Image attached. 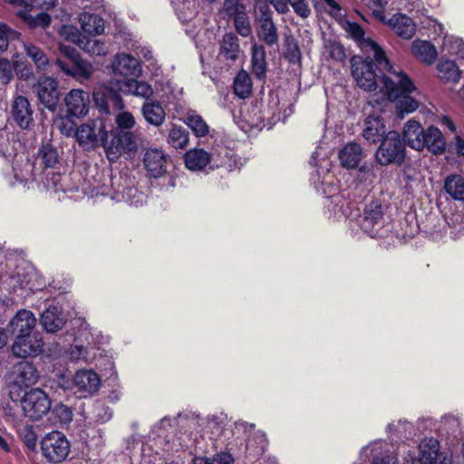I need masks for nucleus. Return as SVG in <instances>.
I'll list each match as a JSON object with an SVG mask.
<instances>
[{"label":"nucleus","mask_w":464,"mask_h":464,"mask_svg":"<svg viewBox=\"0 0 464 464\" xmlns=\"http://www.w3.org/2000/svg\"><path fill=\"white\" fill-rule=\"evenodd\" d=\"M114 121L116 128L109 131L110 140H105V155L110 162L117 161L123 153L135 152L141 140L133 130L136 120L131 112L120 111Z\"/></svg>","instance_id":"f257e3e1"},{"label":"nucleus","mask_w":464,"mask_h":464,"mask_svg":"<svg viewBox=\"0 0 464 464\" xmlns=\"http://www.w3.org/2000/svg\"><path fill=\"white\" fill-rule=\"evenodd\" d=\"M402 135L407 145L415 150L426 149L433 155L439 156L446 150V140L441 130L433 125L423 128L413 119L409 120L403 126Z\"/></svg>","instance_id":"f03ea898"},{"label":"nucleus","mask_w":464,"mask_h":464,"mask_svg":"<svg viewBox=\"0 0 464 464\" xmlns=\"http://www.w3.org/2000/svg\"><path fill=\"white\" fill-rule=\"evenodd\" d=\"M398 81L395 82L388 76H383V88L391 100L396 101V111L398 116L415 111L419 107L417 100L410 96L416 86L411 79L403 71L397 73Z\"/></svg>","instance_id":"7ed1b4c3"},{"label":"nucleus","mask_w":464,"mask_h":464,"mask_svg":"<svg viewBox=\"0 0 464 464\" xmlns=\"http://www.w3.org/2000/svg\"><path fill=\"white\" fill-rule=\"evenodd\" d=\"M406 146L404 137L396 130H390L379 144L374 160L377 164L386 167L395 165L401 167L406 160Z\"/></svg>","instance_id":"20e7f679"},{"label":"nucleus","mask_w":464,"mask_h":464,"mask_svg":"<svg viewBox=\"0 0 464 464\" xmlns=\"http://www.w3.org/2000/svg\"><path fill=\"white\" fill-rule=\"evenodd\" d=\"M205 172L207 169H221V177L223 172H231L240 169L246 162V158L238 156L234 147H226L220 144L212 145V150L208 152L205 150Z\"/></svg>","instance_id":"39448f33"},{"label":"nucleus","mask_w":464,"mask_h":464,"mask_svg":"<svg viewBox=\"0 0 464 464\" xmlns=\"http://www.w3.org/2000/svg\"><path fill=\"white\" fill-rule=\"evenodd\" d=\"M75 137L85 150H93L100 146L105 150V140H110L109 131L102 119L91 120L79 126Z\"/></svg>","instance_id":"423d86ee"},{"label":"nucleus","mask_w":464,"mask_h":464,"mask_svg":"<svg viewBox=\"0 0 464 464\" xmlns=\"http://www.w3.org/2000/svg\"><path fill=\"white\" fill-rule=\"evenodd\" d=\"M352 75L357 84L365 91L372 92L378 87L377 80L380 78L383 83L382 71L377 72V64L370 57L353 56L351 60Z\"/></svg>","instance_id":"0eeeda50"},{"label":"nucleus","mask_w":464,"mask_h":464,"mask_svg":"<svg viewBox=\"0 0 464 464\" xmlns=\"http://www.w3.org/2000/svg\"><path fill=\"white\" fill-rule=\"evenodd\" d=\"M25 417L38 420L47 414L52 406L48 394L40 388H33L25 392L19 400Z\"/></svg>","instance_id":"6e6552de"},{"label":"nucleus","mask_w":464,"mask_h":464,"mask_svg":"<svg viewBox=\"0 0 464 464\" xmlns=\"http://www.w3.org/2000/svg\"><path fill=\"white\" fill-rule=\"evenodd\" d=\"M71 444L66 436L57 430L45 434L41 440V451L47 461L60 463L69 455Z\"/></svg>","instance_id":"1a4fd4ad"},{"label":"nucleus","mask_w":464,"mask_h":464,"mask_svg":"<svg viewBox=\"0 0 464 464\" xmlns=\"http://www.w3.org/2000/svg\"><path fill=\"white\" fill-rule=\"evenodd\" d=\"M39 102L47 110L54 111L60 101V91L58 82L50 76H40L34 86Z\"/></svg>","instance_id":"9d476101"},{"label":"nucleus","mask_w":464,"mask_h":464,"mask_svg":"<svg viewBox=\"0 0 464 464\" xmlns=\"http://www.w3.org/2000/svg\"><path fill=\"white\" fill-rule=\"evenodd\" d=\"M359 223L362 230L371 237H376L379 229L383 227L384 223V212L382 202L376 199L366 204Z\"/></svg>","instance_id":"9b49d317"},{"label":"nucleus","mask_w":464,"mask_h":464,"mask_svg":"<svg viewBox=\"0 0 464 464\" xmlns=\"http://www.w3.org/2000/svg\"><path fill=\"white\" fill-rule=\"evenodd\" d=\"M39 372L35 366L27 361H23L16 365V379L10 386L9 396L13 401H17L20 398V386H31L37 382Z\"/></svg>","instance_id":"f8f14e48"},{"label":"nucleus","mask_w":464,"mask_h":464,"mask_svg":"<svg viewBox=\"0 0 464 464\" xmlns=\"http://www.w3.org/2000/svg\"><path fill=\"white\" fill-rule=\"evenodd\" d=\"M227 416L220 412L208 417L205 423V433L208 434V439L212 441V447L215 450L226 449V440L228 439L227 435L230 433L226 429Z\"/></svg>","instance_id":"ddd939ff"},{"label":"nucleus","mask_w":464,"mask_h":464,"mask_svg":"<svg viewBox=\"0 0 464 464\" xmlns=\"http://www.w3.org/2000/svg\"><path fill=\"white\" fill-rule=\"evenodd\" d=\"M36 326V318L34 314L26 309L17 311L15 315L10 320L6 326L8 335L14 339L26 337V335L34 334Z\"/></svg>","instance_id":"4468645a"},{"label":"nucleus","mask_w":464,"mask_h":464,"mask_svg":"<svg viewBox=\"0 0 464 464\" xmlns=\"http://www.w3.org/2000/svg\"><path fill=\"white\" fill-rule=\"evenodd\" d=\"M44 351V341L39 333H34L14 339L12 344V353L17 358L37 356Z\"/></svg>","instance_id":"2eb2a0df"},{"label":"nucleus","mask_w":464,"mask_h":464,"mask_svg":"<svg viewBox=\"0 0 464 464\" xmlns=\"http://www.w3.org/2000/svg\"><path fill=\"white\" fill-rule=\"evenodd\" d=\"M99 387L100 378L91 370H80L73 376L72 389L80 398L92 395Z\"/></svg>","instance_id":"dca6fc26"},{"label":"nucleus","mask_w":464,"mask_h":464,"mask_svg":"<svg viewBox=\"0 0 464 464\" xmlns=\"http://www.w3.org/2000/svg\"><path fill=\"white\" fill-rule=\"evenodd\" d=\"M11 117L23 130H30L34 127V110L26 97L23 95L14 97L11 105Z\"/></svg>","instance_id":"f3484780"},{"label":"nucleus","mask_w":464,"mask_h":464,"mask_svg":"<svg viewBox=\"0 0 464 464\" xmlns=\"http://www.w3.org/2000/svg\"><path fill=\"white\" fill-rule=\"evenodd\" d=\"M57 66L69 76L73 77L80 82H83L91 79L94 72V68L92 63L82 59V57L76 58L72 63H68L63 59L56 60Z\"/></svg>","instance_id":"a211bd4d"},{"label":"nucleus","mask_w":464,"mask_h":464,"mask_svg":"<svg viewBox=\"0 0 464 464\" xmlns=\"http://www.w3.org/2000/svg\"><path fill=\"white\" fill-rule=\"evenodd\" d=\"M64 102L69 115L82 117L88 113L90 104L89 92L81 89H72L65 96Z\"/></svg>","instance_id":"6ab92c4d"},{"label":"nucleus","mask_w":464,"mask_h":464,"mask_svg":"<svg viewBox=\"0 0 464 464\" xmlns=\"http://www.w3.org/2000/svg\"><path fill=\"white\" fill-rule=\"evenodd\" d=\"M168 156L162 150L148 149L144 154L145 169L153 178L161 177L166 172Z\"/></svg>","instance_id":"aec40b11"},{"label":"nucleus","mask_w":464,"mask_h":464,"mask_svg":"<svg viewBox=\"0 0 464 464\" xmlns=\"http://www.w3.org/2000/svg\"><path fill=\"white\" fill-rule=\"evenodd\" d=\"M387 134L386 126L381 116L369 115L365 119L362 137L369 144L381 143Z\"/></svg>","instance_id":"412c9836"},{"label":"nucleus","mask_w":464,"mask_h":464,"mask_svg":"<svg viewBox=\"0 0 464 464\" xmlns=\"http://www.w3.org/2000/svg\"><path fill=\"white\" fill-rule=\"evenodd\" d=\"M114 72L123 76H139L141 68L139 61L126 53L118 54L112 63Z\"/></svg>","instance_id":"4be33fe9"},{"label":"nucleus","mask_w":464,"mask_h":464,"mask_svg":"<svg viewBox=\"0 0 464 464\" xmlns=\"http://www.w3.org/2000/svg\"><path fill=\"white\" fill-rule=\"evenodd\" d=\"M362 156V149L356 142L346 144L339 151L341 165L347 169H353L358 167Z\"/></svg>","instance_id":"5701e85b"},{"label":"nucleus","mask_w":464,"mask_h":464,"mask_svg":"<svg viewBox=\"0 0 464 464\" xmlns=\"http://www.w3.org/2000/svg\"><path fill=\"white\" fill-rule=\"evenodd\" d=\"M141 111L145 121L155 127L161 126L166 118L165 110L157 101L146 100Z\"/></svg>","instance_id":"b1692460"},{"label":"nucleus","mask_w":464,"mask_h":464,"mask_svg":"<svg viewBox=\"0 0 464 464\" xmlns=\"http://www.w3.org/2000/svg\"><path fill=\"white\" fill-rule=\"evenodd\" d=\"M60 161L57 149L50 142L43 143L38 149L35 164L43 169H53Z\"/></svg>","instance_id":"393cba45"},{"label":"nucleus","mask_w":464,"mask_h":464,"mask_svg":"<svg viewBox=\"0 0 464 464\" xmlns=\"http://www.w3.org/2000/svg\"><path fill=\"white\" fill-rule=\"evenodd\" d=\"M40 322L44 329L48 333H56L65 324L62 312L56 306L46 308L41 315Z\"/></svg>","instance_id":"a878e982"},{"label":"nucleus","mask_w":464,"mask_h":464,"mask_svg":"<svg viewBox=\"0 0 464 464\" xmlns=\"http://www.w3.org/2000/svg\"><path fill=\"white\" fill-rule=\"evenodd\" d=\"M362 50L365 52H373L372 61L374 62L375 64H377L379 72H381L382 68L383 70H386L389 72L397 75L398 72L392 71V65L391 64L389 59L387 58L384 50L373 39L367 37L365 44H362Z\"/></svg>","instance_id":"bb28decb"},{"label":"nucleus","mask_w":464,"mask_h":464,"mask_svg":"<svg viewBox=\"0 0 464 464\" xmlns=\"http://www.w3.org/2000/svg\"><path fill=\"white\" fill-rule=\"evenodd\" d=\"M252 72L256 77L262 80L266 77L267 63L266 50L263 45L254 44L251 53Z\"/></svg>","instance_id":"cd10ccee"},{"label":"nucleus","mask_w":464,"mask_h":464,"mask_svg":"<svg viewBox=\"0 0 464 464\" xmlns=\"http://www.w3.org/2000/svg\"><path fill=\"white\" fill-rule=\"evenodd\" d=\"M0 153L6 160L12 161L13 164H14L13 166L14 181L10 180V184L15 185L16 183H23V182L26 181L28 179L29 171H30V169H29L30 164L28 162V160L25 161L26 169L25 170L20 169L17 168V165L19 162L22 163L24 161L22 155H19L17 153H13L8 150L3 151L2 150H0Z\"/></svg>","instance_id":"c85d7f7f"},{"label":"nucleus","mask_w":464,"mask_h":464,"mask_svg":"<svg viewBox=\"0 0 464 464\" xmlns=\"http://www.w3.org/2000/svg\"><path fill=\"white\" fill-rule=\"evenodd\" d=\"M443 188L454 200L464 201V177L451 174L446 177Z\"/></svg>","instance_id":"c756f323"},{"label":"nucleus","mask_w":464,"mask_h":464,"mask_svg":"<svg viewBox=\"0 0 464 464\" xmlns=\"http://www.w3.org/2000/svg\"><path fill=\"white\" fill-rule=\"evenodd\" d=\"M121 91L124 93L133 94L135 96H140L149 98L153 91L147 82H140L135 79H128L124 81L120 87Z\"/></svg>","instance_id":"7c9ffc66"},{"label":"nucleus","mask_w":464,"mask_h":464,"mask_svg":"<svg viewBox=\"0 0 464 464\" xmlns=\"http://www.w3.org/2000/svg\"><path fill=\"white\" fill-rule=\"evenodd\" d=\"M392 26L397 34L403 39H411L416 31L412 19L401 14H399L398 16H394Z\"/></svg>","instance_id":"2f4dec72"},{"label":"nucleus","mask_w":464,"mask_h":464,"mask_svg":"<svg viewBox=\"0 0 464 464\" xmlns=\"http://www.w3.org/2000/svg\"><path fill=\"white\" fill-rule=\"evenodd\" d=\"M411 49L415 55L422 57L429 64L433 63L438 55L435 46L429 41L416 40Z\"/></svg>","instance_id":"473e14b6"},{"label":"nucleus","mask_w":464,"mask_h":464,"mask_svg":"<svg viewBox=\"0 0 464 464\" xmlns=\"http://www.w3.org/2000/svg\"><path fill=\"white\" fill-rule=\"evenodd\" d=\"M258 36L269 46H272L278 42L277 29L270 16H266L261 20Z\"/></svg>","instance_id":"72a5a7b5"},{"label":"nucleus","mask_w":464,"mask_h":464,"mask_svg":"<svg viewBox=\"0 0 464 464\" xmlns=\"http://www.w3.org/2000/svg\"><path fill=\"white\" fill-rule=\"evenodd\" d=\"M233 90L234 93L241 99L249 96L252 92V82L246 71L241 70L238 72L234 80Z\"/></svg>","instance_id":"f704fd0d"},{"label":"nucleus","mask_w":464,"mask_h":464,"mask_svg":"<svg viewBox=\"0 0 464 464\" xmlns=\"http://www.w3.org/2000/svg\"><path fill=\"white\" fill-rule=\"evenodd\" d=\"M80 23L82 31L90 35L100 34L103 32L102 21L95 14H81Z\"/></svg>","instance_id":"c9c22d12"},{"label":"nucleus","mask_w":464,"mask_h":464,"mask_svg":"<svg viewBox=\"0 0 464 464\" xmlns=\"http://www.w3.org/2000/svg\"><path fill=\"white\" fill-rule=\"evenodd\" d=\"M17 14L31 28H46L51 23V16L46 13H39L34 16L28 10L24 9L19 11Z\"/></svg>","instance_id":"e433bc0d"},{"label":"nucleus","mask_w":464,"mask_h":464,"mask_svg":"<svg viewBox=\"0 0 464 464\" xmlns=\"http://www.w3.org/2000/svg\"><path fill=\"white\" fill-rule=\"evenodd\" d=\"M420 460L423 464H434L439 452V442L437 440L430 439L420 445Z\"/></svg>","instance_id":"4c0bfd02"},{"label":"nucleus","mask_w":464,"mask_h":464,"mask_svg":"<svg viewBox=\"0 0 464 464\" xmlns=\"http://www.w3.org/2000/svg\"><path fill=\"white\" fill-rule=\"evenodd\" d=\"M221 51L227 59L235 61L238 57V38L232 33L226 34L223 37Z\"/></svg>","instance_id":"58836bf2"},{"label":"nucleus","mask_w":464,"mask_h":464,"mask_svg":"<svg viewBox=\"0 0 464 464\" xmlns=\"http://www.w3.org/2000/svg\"><path fill=\"white\" fill-rule=\"evenodd\" d=\"M24 49L26 55L33 60L38 69L45 70L49 63V60L45 53L40 47L33 44H24Z\"/></svg>","instance_id":"ea45409f"},{"label":"nucleus","mask_w":464,"mask_h":464,"mask_svg":"<svg viewBox=\"0 0 464 464\" xmlns=\"http://www.w3.org/2000/svg\"><path fill=\"white\" fill-rule=\"evenodd\" d=\"M80 48L92 55H105L108 52L103 42L90 36H84L80 44Z\"/></svg>","instance_id":"a19ab883"},{"label":"nucleus","mask_w":464,"mask_h":464,"mask_svg":"<svg viewBox=\"0 0 464 464\" xmlns=\"http://www.w3.org/2000/svg\"><path fill=\"white\" fill-rule=\"evenodd\" d=\"M284 57L292 64H297L301 63L302 54L298 42L292 35L286 36L285 38V51Z\"/></svg>","instance_id":"79ce46f5"},{"label":"nucleus","mask_w":464,"mask_h":464,"mask_svg":"<svg viewBox=\"0 0 464 464\" xmlns=\"http://www.w3.org/2000/svg\"><path fill=\"white\" fill-rule=\"evenodd\" d=\"M169 143L174 148L183 149L188 142V133L181 126H172L168 137Z\"/></svg>","instance_id":"37998d69"},{"label":"nucleus","mask_w":464,"mask_h":464,"mask_svg":"<svg viewBox=\"0 0 464 464\" xmlns=\"http://www.w3.org/2000/svg\"><path fill=\"white\" fill-rule=\"evenodd\" d=\"M237 34L246 37L251 34V25L246 9L231 14Z\"/></svg>","instance_id":"c03bdc74"},{"label":"nucleus","mask_w":464,"mask_h":464,"mask_svg":"<svg viewBox=\"0 0 464 464\" xmlns=\"http://www.w3.org/2000/svg\"><path fill=\"white\" fill-rule=\"evenodd\" d=\"M437 69L441 73V77L447 81L457 82L459 79V70L454 61L440 62L438 63Z\"/></svg>","instance_id":"a18cd8bd"},{"label":"nucleus","mask_w":464,"mask_h":464,"mask_svg":"<svg viewBox=\"0 0 464 464\" xmlns=\"http://www.w3.org/2000/svg\"><path fill=\"white\" fill-rule=\"evenodd\" d=\"M184 160L188 169L201 170L203 169V150L195 148L187 151Z\"/></svg>","instance_id":"49530a36"},{"label":"nucleus","mask_w":464,"mask_h":464,"mask_svg":"<svg viewBox=\"0 0 464 464\" xmlns=\"http://www.w3.org/2000/svg\"><path fill=\"white\" fill-rule=\"evenodd\" d=\"M19 35L17 31L0 22V50H7L9 43L18 39Z\"/></svg>","instance_id":"de8ad7c7"},{"label":"nucleus","mask_w":464,"mask_h":464,"mask_svg":"<svg viewBox=\"0 0 464 464\" xmlns=\"http://www.w3.org/2000/svg\"><path fill=\"white\" fill-rule=\"evenodd\" d=\"M50 411L57 423L68 424L72 420V411L68 406L63 403L55 405Z\"/></svg>","instance_id":"09e8293b"},{"label":"nucleus","mask_w":464,"mask_h":464,"mask_svg":"<svg viewBox=\"0 0 464 464\" xmlns=\"http://www.w3.org/2000/svg\"><path fill=\"white\" fill-rule=\"evenodd\" d=\"M18 283L22 288H28L31 291H35L41 288L42 285H36L33 279L36 277V272L30 268L24 275H22L20 270L16 272Z\"/></svg>","instance_id":"8fccbe9b"},{"label":"nucleus","mask_w":464,"mask_h":464,"mask_svg":"<svg viewBox=\"0 0 464 464\" xmlns=\"http://www.w3.org/2000/svg\"><path fill=\"white\" fill-rule=\"evenodd\" d=\"M347 32L358 43L361 49H362V44H364L367 40L362 26L356 22H348Z\"/></svg>","instance_id":"3c124183"},{"label":"nucleus","mask_w":464,"mask_h":464,"mask_svg":"<svg viewBox=\"0 0 464 464\" xmlns=\"http://www.w3.org/2000/svg\"><path fill=\"white\" fill-rule=\"evenodd\" d=\"M107 88H101L93 92V101L101 112L109 114V103L106 93Z\"/></svg>","instance_id":"603ef678"},{"label":"nucleus","mask_w":464,"mask_h":464,"mask_svg":"<svg viewBox=\"0 0 464 464\" xmlns=\"http://www.w3.org/2000/svg\"><path fill=\"white\" fill-rule=\"evenodd\" d=\"M186 123L192 129L197 137H203V120L200 115L189 112L187 116Z\"/></svg>","instance_id":"864d4df0"},{"label":"nucleus","mask_w":464,"mask_h":464,"mask_svg":"<svg viewBox=\"0 0 464 464\" xmlns=\"http://www.w3.org/2000/svg\"><path fill=\"white\" fill-rule=\"evenodd\" d=\"M61 34L66 40L76 44L80 47V44L85 35H82L78 29L72 25H64L61 29Z\"/></svg>","instance_id":"5fc2aeb1"},{"label":"nucleus","mask_w":464,"mask_h":464,"mask_svg":"<svg viewBox=\"0 0 464 464\" xmlns=\"http://www.w3.org/2000/svg\"><path fill=\"white\" fill-rule=\"evenodd\" d=\"M106 93L109 103V113H111V109L115 111H121L123 109L124 102L119 92L111 88H107Z\"/></svg>","instance_id":"6e6d98bb"},{"label":"nucleus","mask_w":464,"mask_h":464,"mask_svg":"<svg viewBox=\"0 0 464 464\" xmlns=\"http://www.w3.org/2000/svg\"><path fill=\"white\" fill-rule=\"evenodd\" d=\"M13 78V65L8 59L0 58V82L7 84Z\"/></svg>","instance_id":"4d7b16f0"},{"label":"nucleus","mask_w":464,"mask_h":464,"mask_svg":"<svg viewBox=\"0 0 464 464\" xmlns=\"http://www.w3.org/2000/svg\"><path fill=\"white\" fill-rule=\"evenodd\" d=\"M223 448L220 449V452H218L214 458L209 460L205 457V464H233L234 458L228 451H222Z\"/></svg>","instance_id":"13d9d810"},{"label":"nucleus","mask_w":464,"mask_h":464,"mask_svg":"<svg viewBox=\"0 0 464 464\" xmlns=\"http://www.w3.org/2000/svg\"><path fill=\"white\" fill-rule=\"evenodd\" d=\"M244 9H246V6L239 0H224V10L228 17Z\"/></svg>","instance_id":"bf43d9fd"},{"label":"nucleus","mask_w":464,"mask_h":464,"mask_svg":"<svg viewBox=\"0 0 464 464\" xmlns=\"http://www.w3.org/2000/svg\"><path fill=\"white\" fill-rule=\"evenodd\" d=\"M295 12L296 14L301 16L302 18H306L310 15L311 10L306 3V0H302L300 2L292 3L291 5Z\"/></svg>","instance_id":"052dcab7"},{"label":"nucleus","mask_w":464,"mask_h":464,"mask_svg":"<svg viewBox=\"0 0 464 464\" xmlns=\"http://www.w3.org/2000/svg\"><path fill=\"white\" fill-rule=\"evenodd\" d=\"M60 50L68 58V61H66L68 63H73L74 60H76V58H80L81 57L79 55V53H77V51L75 50V48H72V47H70V46L62 45L60 47Z\"/></svg>","instance_id":"680f3d73"},{"label":"nucleus","mask_w":464,"mask_h":464,"mask_svg":"<svg viewBox=\"0 0 464 464\" xmlns=\"http://www.w3.org/2000/svg\"><path fill=\"white\" fill-rule=\"evenodd\" d=\"M269 2L279 14H285L288 11V0H269Z\"/></svg>","instance_id":"e2e57ef3"},{"label":"nucleus","mask_w":464,"mask_h":464,"mask_svg":"<svg viewBox=\"0 0 464 464\" xmlns=\"http://www.w3.org/2000/svg\"><path fill=\"white\" fill-rule=\"evenodd\" d=\"M454 140H455L454 147H455L456 154L459 157H464V139L459 135H456Z\"/></svg>","instance_id":"0e129e2a"},{"label":"nucleus","mask_w":464,"mask_h":464,"mask_svg":"<svg viewBox=\"0 0 464 464\" xmlns=\"http://www.w3.org/2000/svg\"><path fill=\"white\" fill-rule=\"evenodd\" d=\"M372 464H398V463L393 457H392L390 455H385L381 458H379V457L374 458Z\"/></svg>","instance_id":"69168bd1"},{"label":"nucleus","mask_w":464,"mask_h":464,"mask_svg":"<svg viewBox=\"0 0 464 464\" xmlns=\"http://www.w3.org/2000/svg\"><path fill=\"white\" fill-rule=\"evenodd\" d=\"M331 56L336 60H343L345 57L343 47L340 44L334 46Z\"/></svg>","instance_id":"338daca9"},{"label":"nucleus","mask_w":464,"mask_h":464,"mask_svg":"<svg viewBox=\"0 0 464 464\" xmlns=\"http://www.w3.org/2000/svg\"><path fill=\"white\" fill-rule=\"evenodd\" d=\"M71 356L73 359H82L85 357V349L82 346H75L72 352Z\"/></svg>","instance_id":"774afa93"}]
</instances>
